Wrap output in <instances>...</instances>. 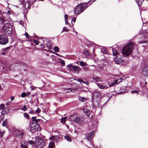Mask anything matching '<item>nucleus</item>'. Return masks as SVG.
<instances>
[{
  "instance_id": "nucleus-1",
  "label": "nucleus",
  "mask_w": 148,
  "mask_h": 148,
  "mask_svg": "<svg viewBox=\"0 0 148 148\" xmlns=\"http://www.w3.org/2000/svg\"><path fill=\"white\" fill-rule=\"evenodd\" d=\"M134 44L132 42L127 44L123 48L122 53L125 56H127L131 54L134 48Z\"/></svg>"
},
{
  "instance_id": "nucleus-2",
  "label": "nucleus",
  "mask_w": 148,
  "mask_h": 148,
  "mask_svg": "<svg viewBox=\"0 0 148 148\" xmlns=\"http://www.w3.org/2000/svg\"><path fill=\"white\" fill-rule=\"evenodd\" d=\"M32 121L30 125L31 130L32 132H34L40 129L39 125L38 123L40 122V119H36V117H32Z\"/></svg>"
},
{
  "instance_id": "nucleus-3",
  "label": "nucleus",
  "mask_w": 148,
  "mask_h": 148,
  "mask_svg": "<svg viewBox=\"0 0 148 148\" xmlns=\"http://www.w3.org/2000/svg\"><path fill=\"white\" fill-rule=\"evenodd\" d=\"M85 4H79L74 8V12L75 14L78 15L84 11L85 9Z\"/></svg>"
},
{
  "instance_id": "nucleus-4",
  "label": "nucleus",
  "mask_w": 148,
  "mask_h": 148,
  "mask_svg": "<svg viewBox=\"0 0 148 148\" xmlns=\"http://www.w3.org/2000/svg\"><path fill=\"white\" fill-rule=\"evenodd\" d=\"M35 145L38 148H42L44 146V142L43 139L39 136L36 138L35 141Z\"/></svg>"
},
{
  "instance_id": "nucleus-5",
  "label": "nucleus",
  "mask_w": 148,
  "mask_h": 148,
  "mask_svg": "<svg viewBox=\"0 0 148 148\" xmlns=\"http://www.w3.org/2000/svg\"><path fill=\"white\" fill-rule=\"evenodd\" d=\"M12 25L9 23H7L4 24L3 29L6 34H11L12 29Z\"/></svg>"
},
{
  "instance_id": "nucleus-6",
  "label": "nucleus",
  "mask_w": 148,
  "mask_h": 148,
  "mask_svg": "<svg viewBox=\"0 0 148 148\" xmlns=\"http://www.w3.org/2000/svg\"><path fill=\"white\" fill-rule=\"evenodd\" d=\"M68 70L70 71H73L74 73H78L81 70V68L77 66H74L71 64L67 65Z\"/></svg>"
},
{
  "instance_id": "nucleus-7",
  "label": "nucleus",
  "mask_w": 148,
  "mask_h": 148,
  "mask_svg": "<svg viewBox=\"0 0 148 148\" xmlns=\"http://www.w3.org/2000/svg\"><path fill=\"white\" fill-rule=\"evenodd\" d=\"M101 95L99 92L96 91L93 93V101L92 103H95V102L96 101H99L101 98Z\"/></svg>"
},
{
  "instance_id": "nucleus-8",
  "label": "nucleus",
  "mask_w": 148,
  "mask_h": 148,
  "mask_svg": "<svg viewBox=\"0 0 148 148\" xmlns=\"http://www.w3.org/2000/svg\"><path fill=\"white\" fill-rule=\"evenodd\" d=\"M8 40L7 36L5 35H0V44L4 45L8 42Z\"/></svg>"
},
{
  "instance_id": "nucleus-9",
  "label": "nucleus",
  "mask_w": 148,
  "mask_h": 148,
  "mask_svg": "<svg viewBox=\"0 0 148 148\" xmlns=\"http://www.w3.org/2000/svg\"><path fill=\"white\" fill-rule=\"evenodd\" d=\"M142 73L144 76H148V61L146 62L142 71Z\"/></svg>"
},
{
  "instance_id": "nucleus-10",
  "label": "nucleus",
  "mask_w": 148,
  "mask_h": 148,
  "mask_svg": "<svg viewBox=\"0 0 148 148\" xmlns=\"http://www.w3.org/2000/svg\"><path fill=\"white\" fill-rule=\"evenodd\" d=\"M95 131L93 129L90 132L86 135V137L88 140H90L94 137L95 135Z\"/></svg>"
},
{
  "instance_id": "nucleus-11",
  "label": "nucleus",
  "mask_w": 148,
  "mask_h": 148,
  "mask_svg": "<svg viewBox=\"0 0 148 148\" xmlns=\"http://www.w3.org/2000/svg\"><path fill=\"white\" fill-rule=\"evenodd\" d=\"M122 79L121 78L119 79H118L117 80H113L111 82L110 81V80H109L108 82V85L110 87L112 86L117 83L118 84L119 83L122 81Z\"/></svg>"
},
{
  "instance_id": "nucleus-12",
  "label": "nucleus",
  "mask_w": 148,
  "mask_h": 148,
  "mask_svg": "<svg viewBox=\"0 0 148 148\" xmlns=\"http://www.w3.org/2000/svg\"><path fill=\"white\" fill-rule=\"evenodd\" d=\"M84 119L82 117H77L74 119V121L78 123H81L84 121Z\"/></svg>"
},
{
  "instance_id": "nucleus-13",
  "label": "nucleus",
  "mask_w": 148,
  "mask_h": 148,
  "mask_svg": "<svg viewBox=\"0 0 148 148\" xmlns=\"http://www.w3.org/2000/svg\"><path fill=\"white\" fill-rule=\"evenodd\" d=\"M122 58L120 56H117L114 58V61L117 64H120L122 62Z\"/></svg>"
},
{
  "instance_id": "nucleus-14",
  "label": "nucleus",
  "mask_w": 148,
  "mask_h": 148,
  "mask_svg": "<svg viewBox=\"0 0 148 148\" xmlns=\"http://www.w3.org/2000/svg\"><path fill=\"white\" fill-rule=\"evenodd\" d=\"M97 85L99 87V88L101 89H106L107 87L105 86H104L101 84L97 83Z\"/></svg>"
},
{
  "instance_id": "nucleus-15",
  "label": "nucleus",
  "mask_w": 148,
  "mask_h": 148,
  "mask_svg": "<svg viewBox=\"0 0 148 148\" xmlns=\"http://www.w3.org/2000/svg\"><path fill=\"white\" fill-rule=\"evenodd\" d=\"M83 110L84 113L86 114V115L87 116H89L90 114V112L89 110L87 109L84 108Z\"/></svg>"
},
{
  "instance_id": "nucleus-16",
  "label": "nucleus",
  "mask_w": 148,
  "mask_h": 148,
  "mask_svg": "<svg viewBox=\"0 0 148 148\" xmlns=\"http://www.w3.org/2000/svg\"><path fill=\"white\" fill-rule=\"evenodd\" d=\"M55 147L54 143L53 141H52L49 143L48 148H54Z\"/></svg>"
},
{
  "instance_id": "nucleus-17",
  "label": "nucleus",
  "mask_w": 148,
  "mask_h": 148,
  "mask_svg": "<svg viewBox=\"0 0 148 148\" xmlns=\"http://www.w3.org/2000/svg\"><path fill=\"white\" fill-rule=\"evenodd\" d=\"M24 7L26 9L28 10L30 9L29 3L28 2H25L24 4Z\"/></svg>"
},
{
  "instance_id": "nucleus-18",
  "label": "nucleus",
  "mask_w": 148,
  "mask_h": 148,
  "mask_svg": "<svg viewBox=\"0 0 148 148\" xmlns=\"http://www.w3.org/2000/svg\"><path fill=\"white\" fill-rule=\"evenodd\" d=\"M78 97L79 100L82 102H85L87 100L86 98L84 97H82L80 96H78Z\"/></svg>"
},
{
  "instance_id": "nucleus-19",
  "label": "nucleus",
  "mask_w": 148,
  "mask_h": 148,
  "mask_svg": "<svg viewBox=\"0 0 148 148\" xmlns=\"http://www.w3.org/2000/svg\"><path fill=\"white\" fill-rule=\"evenodd\" d=\"M57 137L55 136H52L49 138V139L50 140L56 141H57Z\"/></svg>"
},
{
  "instance_id": "nucleus-20",
  "label": "nucleus",
  "mask_w": 148,
  "mask_h": 148,
  "mask_svg": "<svg viewBox=\"0 0 148 148\" xmlns=\"http://www.w3.org/2000/svg\"><path fill=\"white\" fill-rule=\"evenodd\" d=\"M93 80H95L97 82H101L102 81L100 78L97 77H94L92 78Z\"/></svg>"
},
{
  "instance_id": "nucleus-21",
  "label": "nucleus",
  "mask_w": 148,
  "mask_h": 148,
  "mask_svg": "<svg viewBox=\"0 0 148 148\" xmlns=\"http://www.w3.org/2000/svg\"><path fill=\"white\" fill-rule=\"evenodd\" d=\"M101 52L103 54H107L108 53V51L104 47H102L101 49Z\"/></svg>"
},
{
  "instance_id": "nucleus-22",
  "label": "nucleus",
  "mask_w": 148,
  "mask_h": 148,
  "mask_svg": "<svg viewBox=\"0 0 148 148\" xmlns=\"http://www.w3.org/2000/svg\"><path fill=\"white\" fill-rule=\"evenodd\" d=\"M66 117H62L60 120V122L62 124H64L66 122Z\"/></svg>"
},
{
  "instance_id": "nucleus-23",
  "label": "nucleus",
  "mask_w": 148,
  "mask_h": 148,
  "mask_svg": "<svg viewBox=\"0 0 148 148\" xmlns=\"http://www.w3.org/2000/svg\"><path fill=\"white\" fill-rule=\"evenodd\" d=\"M144 0H136V2L138 4V5L139 6L141 5L142 2Z\"/></svg>"
},
{
  "instance_id": "nucleus-24",
  "label": "nucleus",
  "mask_w": 148,
  "mask_h": 148,
  "mask_svg": "<svg viewBox=\"0 0 148 148\" xmlns=\"http://www.w3.org/2000/svg\"><path fill=\"white\" fill-rule=\"evenodd\" d=\"M64 138L68 141H71V139L68 135L65 136H64Z\"/></svg>"
},
{
  "instance_id": "nucleus-25",
  "label": "nucleus",
  "mask_w": 148,
  "mask_h": 148,
  "mask_svg": "<svg viewBox=\"0 0 148 148\" xmlns=\"http://www.w3.org/2000/svg\"><path fill=\"white\" fill-rule=\"evenodd\" d=\"M112 53L114 56L117 55L119 53L118 51L116 50H113L112 51Z\"/></svg>"
},
{
  "instance_id": "nucleus-26",
  "label": "nucleus",
  "mask_w": 148,
  "mask_h": 148,
  "mask_svg": "<svg viewBox=\"0 0 148 148\" xmlns=\"http://www.w3.org/2000/svg\"><path fill=\"white\" fill-rule=\"evenodd\" d=\"M24 133L23 132L20 133V134H16V136L19 138H21L23 136Z\"/></svg>"
},
{
  "instance_id": "nucleus-27",
  "label": "nucleus",
  "mask_w": 148,
  "mask_h": 148,
  "mask_svg": "<svg viewBox=\"0 0 148 148\" xmlns=\"http://www.w3.org/2000/svg\"><path fill=\"white\" fill-rule=\"evenodd\" d=\"M79 64L81 66H84L87 65L86 63L82 61L79 62Z\"/></svg>"
},
{
  "instance_id": "nucleus-28",
  "label": "nucleus",
  "mask_w": 148,
  "mask_h": 148,
  "mask_svg": "<svg viewBox=\"0 0 148 148\" xmlns=\"http://www.w3.org/2000/svg\"><path fill=\"white\" fill-rule=\"evenodd\" d=\"M23 115L27 119H29V116L28 114L27 113H25Z\"/></svg>"
},
{
  "instance_id": "nucleus-29",
  "label": "nucleus",
  "mask_w": 148,
  "mask_h": 148,
  "mask_svg": "<svg viewBox=\"0 0 148 148\" xmlns=\"http://www.w3.org/2000/svg\"><path fill=\"white\" fill-rule=\"evenodd\" d=\"M7 123V120H5V121H4L2 123V125L3 126H5Z\"/></svg>"
},
{
  "instance_id": "nucleus-30",
  "label": "nucleus",
  "mask_w": 148,
  "mask_h": 148,
  "mask_svg": "<svg viewBox=\"0 0 148 148\" xmlns=\"http://www.w3.org/2000/svg\"><path fill=\"white\" fill-rule=\"evenodd\" d=\"M70 30L68 29L66 27H64L63 28V29L62 32L64 31L67 32L69 31Z\"/></svg>"
},
{
  "instance_id": "nucleus-31",
  "label": "nucleus",
  "mask_w": 148,
  "mask_h": 148,
  "mask_svg": "<svg viewBox=\"0 0 148 148\" xmlns=\"http://www.w3.org/2000/svg\"><path fill=\"white\" fill-rule=\"evenodd\" d=\"M67 91H65L66 92H71V91L74 92V89H71V88H69L67 89Z\"/></svg>"
},
{
  "instance_id": "nucleus-32",
  "label": "nucleus",
  "mask_w": 148,
  "mask_h": 148,
  "mask_svg": "<svg viewBox=\"0 0 148 148\" xmlns=\"http://www.w3.org/2000/svg\"><path fill=\"white\" fill-rule=\"evenodd\" d=\"M5 107V105L4 103H2L0 105V110H2Z\"/></svg>"
},
{
  "instance_id": "nucleus-33",
  "label": "nucleus",
  "mask_w": 148,
  "mask_h": 148,
  "mask_svg": "<svg viewBox=\"0 0 148 148\" xmlns=\"http://www.w3.org/2000/svg\"><path fill=\"white\" fill-rule=\"evenodd\" d=\"M64 17L65 18L66 24L67 25L68 23V22L66 20L67 18H68V15L66 14H65L64 15Z\"/></svg>"
},
{
  "instance_id": "nucleus-34",
  "label": "nucleus",
  "mask_w": 148,
  "mask_h": 148,
  "mask_svg": "<svg viewBox=\"0 0 148 148\" xmlns=\"http://www.w3.org/2000/svg\"><path fill=\"white\" fill-rule=\"evenodd\" d=\"M21 97H25L27 96V94L25 92H23L21 95Z\"/></svg>"
},
{
  "instance_id": "nucleus-35",
  "label": "nucleus",
  "mask_w": 148,
  "mask_h": 148,
  "mask_svg": "<svg viewBox=\"0 0 148 148\" xmlns=\"http://www.w3.org/2000/svg\"><path fill=\"white\" fill-rule=\"evenodd\" d=\"M54 50L56 52H58L59 50V48L58 47L56 46L54 48Z\"/></svg>"
},
{
  "instance_id": "nucleus-36",
  "label": "nucleus",
  "mask_w": 148,
  "mask_h": 148,
  "mask_svg": "<svg viewBox=\"0 0 148 148\" xmlns=\"http://www.w3.org/2000/svg\"><path fill=\"white\" fill-rule=\"evenodd\" d=\"M34 42L36 45H38L39 44V42L37 40H34Z\"/></svg>"
},
{
  "instance_id": "nucleus-37",
  "label": "nucleus",
  "mask_w": 148,
  "mask_h": 148,
  "mask_svg": "<svg viewBox=\"0 0 148 148\" xmlns=\"http://www.w3.org/2000/svg\"><path fill=\"white\" fill-rule=\"evenodd\" d=\"M27 108L25 105L23 106V107L22 108V110L24 111H25L27 110Z\"/></svg>"
},
{
  "instance_id": "nucleus-38",
  "label": "nucleus",
  "mask_w": 148,
  "mask_h": 148,
  "mask_svg": "<svg viewBox=\"0 0 148 148\" xmlns=\"http://www.w3.org/2000/svg\"><path fill=\"white\" fill-rule=\"evenodd\" d=\"M21 148H27V147L26 145H24L22 143H21Z\"/></svg>"
},
{
  "instance_id": "nucleus-39",
  "label": "nucleus",
  "mask_w": 148,
  "mask_h": 148,
  "mask_svg": "<svg viewBox=\"0 0 148 148\" xmlns=\"http://www.w3.org/2000/svg\"><path fill=\"white\" fill-rule=\"evenodd\" d=\"M4 133V131L2 132L0 131V136L2 137Z\"/></svg>"
},
{
  "instance_id": "nucleus-40",
  "label": "nucleus",
  "mask_w": 148,
  "mask_h": 148,
  "mask_svg": "<svg viewBox=\"0 0 148 148\" xmlns=\"http://www.w3.org/2000/svg\"><path fill=\"white\" fill-rule=\"evenodd\" d=\"M5 21V19L2 18L0 17V21L2 22V23H3Z\"/></svg>"
},
{
  "instance_id": "nucleus-41",
  "label": "nucleus",
  "mask_w": 148,
  "mask_h": 148,
  "mask_svg": "<svg viewBox=\"0 0 148 148\" xmlns=\"http://www.w3.org/2000/svg\"><path fill=\"white\" fill-rule=\"evenodd\" d=\"M126 92V90H122V91H121L120 92H118V94H120Z\"/></svg>"
},
{
  "instance_id": "nucleus-42",
  "label": "nucleus",
  "mask_w": 148,
  "mask_h": 148,
  "mask_svg": "<svg viewBox=\"0 0 148 148\" xmlns=\"http://www.w3.org/2000/svg\"><path fill=\"white\" fill-rule=\"evenodd\" d=\"M138 92V91L136 90L132 91H131V93L132 94L133 93H137Z\"/></svg>"
},
{
  "instance_id": "nucleus-43",
  "label": "nucleus",
  "mask_w": 148,
  "mask_h": 148,
  "mask_svg": "<svg viewBox=\"0 0 148 148\" xmlns=\"http://www.w3.org/2000/svg\"><path fill=\"white\" fill-rule=\"evenodd\" d=\"M40 110L39 108H38L36 110V113H40Z\"/></svg>"
},
{
  "instance_id": "nucleus-44",
  "label": "nucleus",
  "mask_w": 148,
  "mask_h": 148,
  "mask_svg": "<svg viewBox=\"0 0 148 148\" xmlns=\"http://www.w3.org/2000/svg\"><path fill=\"white\" fill-rule=\"evenodd\" d=\"M83 69L84 71H86L88 70V69L86 67H84L83 68Z\"/></svg>"
},
{
  "instance_id": "nucleus-45",
  "label": "nucleus",
  "mask_w": 148,
  "mask_h": 148,
  "mask_svg": "<svg viewBox=\"0 0 148 148\" xmlns=\"http://www.w3.org/2000/svg\"><path fill=\"white\" fill-rule=\"evenodd\" d=\"M28 143L32 145L34 144V142L33 141L31 140L28 141Z\"/></svg>"
},
{
  "instance_id": "nucleus-46",
  "label": "nucleus",
  "mask_w": 148,
  "mask_h": 148,
  "mask_svg": "<svg viewBox=\"0 0 148 148\" xmlns=\"http://www.w3.org/2000/svg\"><path fill=\"white\" fill-rule=\"evenodd\" d=\"M138 42L140 44L146 42L145 41H140Z\"/></svg>"
},
{
  "instance_id": "nucleus-47",
  "label": "nucleus",
  "mask_w": 148,
  "mask_h": 148,
  "mask_svg": "<svg viewBox=\"0 0 148 148\" xmlns=\"http://www.w3.org/2000/svg\"><path fill=\"white\" fill-rule=\"evenodd\" d=\"M31 114H34L35 113V112L33 110H31L29 112Z\"/></svg>"
},
{
  "instance_id": "nucleus-48",
  "label": "nucleus",
  "mask_w": 148,
  "mask_h": 148,
  "mask_svg": "<svg viewBox=\"0 0 148 148\" xmlns=\"http://www.w3.org/2000/svg\"><path fill=\"white\" fill-rule=\"evenodd\" d=\"M77 81L78 82H83V80L82 79H78V80H77Z\"/></svg>"
},
{
  "instance_id": "nucleus-49",
  "label": "nucleus",
  "mask_w": 148,
  "mask_h": 148,
  "mask_svg": "<svg viewBox=\"0 0 148 148\" xmlns=\"http://www.w3.org/2000/svg\"><path fill=\"white\" fill-rule=\"evenodd\" d=\"M14 99V96H12L10 97V99L11 100V101H13Z\"/></svg>"
},
{
  "instance_id": "nucleus-50",
  "label": "nucleus",
  "mask_w": 148,
  "mask_h": 148,
  "mask_svg": "<svg viewBox=\"0 0 148 148\" xmlns=\"http://www.w3.org/2000/svg\"><path fill=\"white\" fill-rule=\"evenodd\" d=\"M25 36L26 37L28 38L29 37V35L27 33L25 32Z\"/></svg>"
},
{
  "instance_id": "nucleus-51",
  "label": "nucleus",
  "mask_w": 148,
  "mask_h": 148,
  "mask_svg": "<svg viewBox=\"0 0 148 148\" xmlns=\"http://www.w3.org/2000/svg\"><path fill=\"white\" fill-rule=\"evenodd\" d=\"M30 88H31L32 90H33L34 89L35 87L34 86H31L30 87Z\"/></svg>"
},
{
  "instance_id": "nucleus-52",
  "label": "nucleus",
  "mask_w": 148,
  "mask_h": 148,
  "mask_svg": "<svg viewBox=\"0 0 148 148\" xmlns=\"http://www.w3.org/2000/svg\"><path fill=\"white\" fill-rule=\"evenodd\" d=\"M10 102H7L6 103L5 105L6 106H8L10 105Z\"/></svg>"
},
{
  "instance_id": "nucleus-53",
  "label": "nucleus",
  "mask_w": 148,
  "mask_h": 148,
  "mask_svg": "<svg viewBox=\"0 0 148 148\" xmlns=\"http://www.w3.org/2000/svg\"><path fill=\"white\" fill-rule=\"evenodd\" d=\"M82 83H83L84 84H86L87 85H88V82H86V81L84 82L83 81V82Z\"/></svg>"
},
{
  "instance_id": "nucleus-54",
  "label": "nucleus",
  "mask_w": 148,
  "mask_h": 148,
  "mask_svg": "<svg viewBox=\"0 0 148 148\" xmlns=\"http://www.w3.org/2000/svg\"><path fill=\"white\" fill-rule=\"evenodd\" d=\"M47 46H48V49H51V45H49V46H48V45H47Z\"/></svg>"
},
{
  "instance_id": "nucleus-55",
  "label": "nucleus",
  "mask_w": 148,
  "mask_h": 148,
  "mask_svg": "<svg viewBox=\"0 0 148 148\" xmlns=\"http://www.w3.org/2000/svg\"><path fill=\"white\" fill-rule=\"evenodd\" d=\"M76 19V18H74L72 19V21H73L74 22H75Z\"/></svg>"
},
{
  "instance_id": "nucleus-56",
  "label": "nucleus",
  "mask_w": 148,
  "mask_h": 148,
  "mask_svg": "<svg viewBox=\"0 0 148 148\" xmlns=\"http://www.w3.org/2000/svg\"><path fill=\"white\" fill-rule=\"evenodd\" d=\"M1 54H2V55H5L6 54V53L5 52H2Z\"/></svg>"
},
{
  "instance_id": "nucleus-57",
  "label": "nucleus",
  "mask_w": 148,
  "mask_h": 148,
  "mask_svg": "<svg viewBox=\"0 0 148 148\" xmlns=\"http://www.w3.org/2000/svg\"><path fill=\"white\" fill-rule=\"evenodd\" d=\"M93 127H94L95 129L96 127V125L95 124H94V125L93 126Z\"/></svg>"
},
{
  "instance_id": "nucleus-58",
  "label": "nucleus",
  "mask_w": 148,
  "mask_h": 148,
  "mask_svg": "<svg viewBox=\"0 0 148 148\" xmlns=\"http://www.w3.org/2000/svg\"><path fill=\"white\" fill-rule=\"evenodd\" d=\"M95 1V0H94V1H93V0L92 1V0L91 1H90V3H92V2H93L94 1Z\"/></svg>"
},
{
  "instance_id": "nucleus-59",
  "label": "nucleus",
  "mask_w": 148,
  "mask_h": 148,
  "mask_svg": "<svg viewBox=\"0 0 148 148\" xmlns=\"http://www.w3.org/2000/svg\"><path fill=\"white\" fill-rule=\"evenodd\" d=\"M7 13L8 14H10V12L9 11H8L7 12Z\"/></svg>"
},
{
  "instance_id": "nucleus-60",
  "label": "nucleus",
  "mask_w": 148,
  "mask_h": 148,
  "mask_svg": "<svg viewBox=\"0 0 148 148\" xmlns=\"http://www.w3.org/2000/svg\"><path fill=\"white\" fill-rule=\"evenodd\" d=\"M27 94H28V95H30V92H28L27 93Z\"/></svg>"
},
{
  "instance_id": "nucleus-61",
  "label": "nucleus",
  "mask_w": 148,
  "mask_h": 148,
  "mask_svg": "<svg viewBox=\"0 0 148 148\" xmlns=\"http://www.w3.org/2000/svg\"><path fill=\"white\" fill-rule=\"evenodd\" d=\"M70 79H71V80H73V78H70Z\"/></svg>"
},
{
  "instance_id": "nucleus-62",
  "label": "nucleus",
  "mask_w": 148,
  "mask_h": 148,
  "mask_svg": "<svg viewBox=\"0 0 148 148\" xmlns=\"http://www.w3.org/2000/svg\"><path fill=\"white\" fill-rule=\"evenodd\" d=\"M67 128H69V126L68 125H67Z\"/></svg>"
},
{
  "instance_id": "nucleus-63",
  "label": "nucleus",
  "mask_w": 148,
  "mask_h": 148,
  "mask_svg": "<svg viewBox=\"0 0 148 148\" xmlns=\"http://www.w3.org/2000/svg\"><path fill=\"white\" fill-rule=\"evenodd\" d=\"M1 89V86H0V90Z\"/></svg>"
},
{
  "instance_id": "nucleus-64",
  "label": "nucleus",
  "mask_w": 148,
  "mask_h": 148,
  "mask_svg": "<svg viewBox=\"0 0 148 148\" xmlns=\"http://www.w3.org/2000/svg\"><path fill=\"white\" fill-rule=\"evenodd\" d=\"M41 1H44V0H40Z\"/></svg>"
}]
</instances>
